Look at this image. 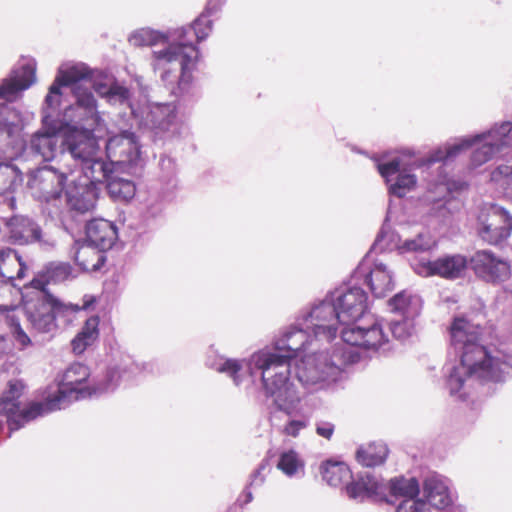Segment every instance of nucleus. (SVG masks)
I'll use <instances>...</instances> for the list:
<instances>
[{"label": "nucleus", "instance_id": "nucleus-1", "mask_svg": "<svg viewBox=\"0 0 512 512\" xmlns=\"http://www.w3.org/2000/svg\"><path fill=\"white\" fill-rule=\"evenodd\" d=\"M89 72L85 66L59 67L43 101L41 127L24 145L31 155L51 161L61 147L70 155H79L76 144L84 123L79 119L77 93L90 92L79 84V80L87 77Z\"/></svg>", "mask_w": 512, "mask_h": 512}, {"label": "nucleus", "instance_id": "nucleus-2", "mask_svg": "<svg viewBox=\"0 0 512 512\" xmlns=\"http://www.w3.org/2000/svg\"><path fill=\"white\" fill-rule=\"evenodd\" d=\"M481 332L464 318H455L450 326V350L459 358V365L444 367L446 388L452 397L464 402L477 386L493 393L492 386L503 384L512 372V365L493 356L480 343Z\"/></svg>", "mask_w": 512, "mask_h": 512}, {"label": "nucleus", "instance_id": "nucleus-3", "mask_svg": "<svg viewBox=\"0 0 512 512\" xmlns=\"http://www.w3.org/2000/svg\"><path fill=\"white\" fill-rule=\"evenodd\" d=\"M312 339L315 338L311 328L297 317L296 323L275 339L273 348L260 349L244 361L252 381L259 378L265 395L272 398L269 405L272 413L283 411L291 415L296 410L301 398L290 381V361L304 351Z\"/></svg>", "mask_w": 512, "mask_h": 512}, {"label": "nucleus", "instance_id": "nucleus-4", "mask_svg": "<svg viewBox=\"0 0 512 512\" xmlns=\"http://www.w3.org/2000/svg\"><path fill=\"white\" fill-rule=\"evenodd\" d=\"M213 30V20L204 12L188 26L173 29L176 43H171L162 50L152 51L151 65L155 72L160 71L164 83L177 81L174 91L184 103L194 99L193 71L200 56L194 40L200 43L208 38Z\"/></svg>", "mask_w": 512, "mask_h": 512}, {"label": "nucleus", "instance_id": "nucleus-5", "mask_svg": "<svg viewBox=\"0 0 512 512\" xmlns=\"http://www.w3.org/2000/svg\"><path fill=\"white\" fill-rule=\"evenodd\" d=\"M332 294L344 325L341 331L344 343L373 352L389 349V339L381 321L375 319L369 324L359 322L369 309L368 295L359 280H352L349 286L336 288Z\"/></svg>", "mask_w": 512, "mask_h": 512}, {"label": "nucleus", "instance_id": "nucleus-6", "mask_svg": "<svg viewBox=\"0 0 512 512\" xmlns=\"http://www.w3.org/2000/svg\"><path fill=\"white\" fill-rule=\"evenodd\" d=\"M77 109L79 119L84 123L82 133L77 142L79 155H71L79 161L84 182H93L96 187L106 185L115 172H120L115 165L107 158L97 155L99 148L98 138L95 130L102 124L103 119L98 110L97 100L90 92L82 91L77 93Z\"/></svg>", "mask_w": 512, "mask_h": 512}, {"label": "nucleus", "instance_id": "nucleus-7", "mask_svg": "<svg viewBox=\"0 0 512 512\" xmlns=\"http://www.w3.org/2000/svg\"><path fill=\"white\" fill-rule=\"evenodd\" d=\"M359 360L360 354L351 348H334L301 359L295 366V376L308 391H318L336 383L344 368Z\"/></svg>", "mask_w": 512, "mask_h": 512}, {"label": "nucleus", "instance_id": "nucleus-8", "mask_svg": "<svg viewBox=\"0 0 512 512\" xmlns=\"http://www.w3.org/2000/svg\"><path fill=\"white\" fill-rule=\"evenodd\" d=\"M512 131V122L504 121L500 124L495 123L490 129L477 133L475 135L465 136L449 145L445 150L437 149L427 158L426 164L431 165L437 162H447L462 151L469 149L474 144H482L471 154L470 161L473 167H479L490 161L496 154L501 152L504 147L509 146V134Z\"/></svg>", "mask_w": 512, "mask_h": 512}, {"label": "nucleus", "instance_id": "nucleus-9", "mask_svg": "<svg viewBox=\"0 0 512 512\" xmlns=\"http://www.w3.org/2000/svg\"><path fill=\"white\" fill-rule=\"evenodd\" d=\"M174 91H177V85L171 89V94L175 96V102L161 103L150 102L138 103L137 106H131V115L135 119L138 127L150 134L152 141L164 143L180 135L181 123L177 116L178 108H186L194 104L197 100L196 89L193 86L194 99L191 102L184 103Z\"/></svg>", "mask_w": 512, "mask_h": 512}, {"label": "nucleus", "instance_id": "nucleus-10", "mask_svg": "<svg viewBox=\"0 0 512 512\" xmlns=\"http://www.w3.org/2000/svg\"><path fill=\"white\" fill-rule=\"evenodd\" d=\"M148 223L137 218H126L121 232L117 225L104 218H93L85 225V246L110 250L117 241L130 244L135 250L143 249L150 241Z\"/></svg>", "mask_w": 512, "mask_h": 512}, {"label": "nucleus", "instance_id": "nucleus-11", "mask_svg": "<svg viewBox=\"0 0 512 512\" xmlns=\"http://www.w3.org/2000/svg\"><path fill=\"white\" fill-rule=\"evenodd\" d=\"M141 371L140 366L131 355L117 351L112 354L101 373L93 376L90 391L82 390L77 393L80 398H99L114 393L122 383L129 382Z\"/></svg>", "mask_w": 512, "mask_h": 512}, {"label": "nucleus", "instance_id": "nucleus-12", "mask_svg": "<svg viewBox=\"0 0 512 512\" xmlns=\"http://www.w3.org/2000/svg\"><path fill=\"white\" fill-rule=\"evenodd\" d=\"M24 388L25 385L22 380H10L0 397V412L5 414L10 432L21 429L25 424L38 417L52 413L48 397L43 401H32L22 408L19 399Z\"/></svg>", "mask_w": 512, "mask_h": 512}, {"label": "nucleus", "instance_id": "nucleus-13", "mask_svg": "<svg viewBox=\"0 0 512 512\" xmlns=\"http://www.w3.org/2000/svg\"><path fill=\"white\" fill-rule=\"evenodd\" d=\"M36 81V64L28 62L15 66L0 83V127L15 125L18 112L9 104L15 102L22 92Z\"/></svg>", "mask_w": 512, "mask_h": 512}, {"label": "nucleus", "instance_id": "nucleus-14", "mask_svg": "<svg viewBox=\"0 0 512 512\" xmlns=\"http://www.w3.org/2000/svg\"><path fill=\"white\" fill-rule=\"evenodd\" d=\"M80 311L77 304L65 303L51 291H45L33 306L26 307L27 319L32 329L40 335L53 336L58 328L57 317Z\"/></svg>", "mask_w": 512, "mask_h": 512}, {"label": "nucleus", "instance_id": "nucleus-15", "mask_svg": "<svg viewBox=\"0 0 512 512\" xmlns=\"http://www.w3.org/2000/svg\"><path fill=\"white\" fill-rule=\"evenodd\" d=\"M298 317L311 328L314 338L321 341H333L337 337L338 326L343 325L332 291L309 309L301 311Z\"/></svg>", "mask_w": 512, "mask_h": 512}, {"label": "nucleus", "instance_id": "nucleus-16", "mask_svg": "<svg viewBox=\"0 0 512 512\" xmlns=\"http://www.w3.org/2000/svg\"><path fill=\"white\" fill-rule=\"evenodd\" d=\"M476 230L483 242L501 245L511 236L512 214L497 203H484L477 217Z\"/></svg>", "mask_w": 512, "mask_h": 512}, {"label": "nucleus", "instance_id": "nucleus-17", "mask_svg": "<svg viewBox=\"0 0 512 512\" xmlns=\"http://www.w3.org/2000/svg\"><path fill=\"white\" fill-rule=\"evenodd\" d=\"M90 377L89 368L80 362L72 363L64 372L63 380L57 385L56 391L48 396L50 411L55 412L70 406L80 398L78 391H90V384H86Z\"/></svg>", "mask_w": 512, "mask_h": 512}, {"label": "nucleus", "instance_id": "nucleus-18", "mask_svg": "<svg viewBox=\"0 0 512 512\" xmlns=\"http://www.w3.org/2000/svg\"><path fill=\"white\" fill-rule=\"evenodd\" d=\"M141 144L131 130H121L105 141V156L120 172H130L141 157Z\"/></svg>", "mask_w": 512, "mask_h": 512}, {"label": "nucleus", "instance_id": "nucleus-19", "mask_svg": "<svg viewBox=\"0 0 512 512\" xmlns=\"http://www.w3.org/2000/svg\"><path fill=\"white\" fill-rule=\"evenodd\" d=\"M68 174L52 165H45L36 170H29L27 186L34 190L40 201L50 203L59 200L68 188Z\"/></svg>", "mask_w": 512, "mask_h": 512}, {"label": "nucleus", "instance_id": "nucleus-20", "mask_svg": "<svg viewBox=\"0 0 512 512\" xmlns=\"http://www.w3.org/2000/svg\"><path fill=\"white\" fill-rule=\"evenodd\" d=\"M469 267V258L463 254H444L435 260L421 259L412 264L413 271L422 277L439 276L446 280L463 278Z\"/></svg>", "mask_w": 512, "mask_h": 512}, {"label": "nucleus", "instance_id": "nucleus-21", "mask_svg": "<svg viewBox=\"0 0 512 512\" xmlns=\"http://www.w3.org/2000/svg\"><path fill=\"white\" fill-rule=\"evenodd\" d=\"M373 160L377 171L384 178L391 196L403 198L416 187V175L402 167L399 157H393L387 161L373 157Z\"/></svg>", "mask_w": 512, "mask_h": 512}, {"label": "nucleus", "instance_id": "nucleus-22", "mask_svg": "<svg viewBox=\"0 0 512 512\" xmlns=\"http://www.w3.org/2000/svg\"><path fill=\"white\" fill-rule=\"evenodd\" d=\"M72 66H85L90 72L87 77L79 80V84L81 87H85L90 91L92 95L93 91H95L100 97L105 98L108 103L112 105H120V106H128L131 109V106H137L131 102V92L130 90L120 84L115 79L111 83L103 82L102 80H98L96 78V74H101L98 70H94L90 68L85 63H77ZM95 98V96H93Z\"/></svg>", "mask_w": 512, "mask_h": 512}, {"label": "nucleus", "instance_id": "nucleus-23", "mask_svg": "<svg viewBox=\"0 0 512 512\" xmlns=\"http://www.w3.org/2000/svg\"><path fill=\"white\" fill-rule=\"evenodd\" d=\"M469 266L478 278L492 284L506 281L511 274L509 263L487 249L476 251L469 258Z\"/></svg>", "mask_w": 512, "mask_h": 512}, {"label": "nucleus", "instance_id": "nucleus-24", "mask_svg": "<svg viewBox=\"0 0 512 512\" xmlns=\"http://www.w3.org/2000/svg\"><path fill=\"white\" fill-rule=\"evenodd\" d=\"M351 280H359L366 285L376 298H382L394 289L392 273L382 262H374L373 268L361 262L353 271Z\"/></svg>", "mask_w": 512, "mask_h": 512}, {"label": "nucleus", "instance_id": "nucleus-25", "mask_svg": "<svg viewBox=\"0 0 512 512\" xmlns=\"http://www.w3.org/2000/svg\"><path fill=\"white\" fill-rule=\"evenodd\" d=\"M8 231V240L12 244L26 245L41 243L52 245V241L44 239L40 225L32 218L23 215H14L5 220Z\"/></svg>", "mask_w": 512, "mask_h": 512}, {"label": "nucleus", "instance_id": "nucleus-26", "mask_svg": "<svg viewBox=\"0 0 512 512\" xmlns=\"http://www.w3.org/2000/svg\"><path fill=\"white\" fill-rule=\"evenodd\" d=\"M382 479L374 473L365 471L359 472L346 484L345 490L348 497L359 503L368 500H380L387 502L386 495L382 494Z\"/></svg>", "mask_w": 512, "mask_h": 512}, {"label": "nucleus", "instance_id": "nucleus-27", "mask_svg": "<svg viewBox=\"0 0 512 512\" xmlns=\"http://www.w3.org/2000/svg\"><path fill=\"white\" fill-rule=\"evenodd\" d=\"M100 191V187H96L93 182H84L81 179L73 181V185L66 189L70 210L77 214L92 212L96 207Z\"/></svg>", "mask_w": 512, "mask_h": 512}, {"label": "nucleus", "instance_id": "nucleus-28", "mask_svg": "<svg viewBox=\"0 0 512 512\" xmlns=\"http://www.w3.org/2000/svg\"><path fill=\"white\" fill-rule=\"evenodd\" d=\"M73 267L69 262L52 261L44 265L41 271L31 280V287L39 290L41 295L45 296L48 284H60L69 279H73Z\"/></svg>", "mask_w": 512, "mask_h": 512}, {"label": "nucleus", "instance_id": "nucleus-29", "mask_svg": "<svg viewBox=\"0 0 512 512\" xmlns=\"http://www.w3.org/2000/svg\"><path fill=\"white\" fill-rule=\"evenodd\" d=\"M423 497L427 504L436 509H445L453 502L448 480L439 474H432L423 482Z\"/></svg>", "mask_w": 512, "mask_h": 512}, {"label": "nucleus", "instance_id": "nucleus-30", "mask_svg": "<svg viewBox=\"0 0 512 512\" xmlns=\"http://www.w3.org/2000/svg\"><path fill=\"white\" fill-rule=\"evenodd\" d=\"M108 250H101L91 246H85L80 241H75L71 248V258L80 267L82 271L88 272L100 271L106 261V252Z\"/></svg>", "mask_w": 512, "mask_h": 512}, {"label": "nucleus", "instance_id": "nucleus-31", "mask_svg": "<svg viewBox=\"0 0 512 512\" xmlns=\"http://www.w3.org/2000/svg\"><path fill=\"white\" fill-rule=\"evenodd\" d=\"M401 244L400 234L391 226L388 218H386L381 225L373 244L365 255L364 260L369 258L373 253L378 254L397 250L400 254Z\"/></svg>", "mask_w": 512, "mask_h": 512}, {"label": "nucleus", "instance_id": "nucleus-32", "mask_svg": "<svg viewBox=\"0 0 512 512\" xmlns=\"http://www.w3.org/2000/svg\"><path fill=\"white\" fill-rule=\"evenodd\" d=\"M388 307L396 317H418L422 310V299L416 294L402 290L388 300Z\"/></svg>", "mask_w": 512, "mask_h": 512}, {"label": "nucleus", "instance_id": "nucleus-33", "mask_svg": "<svg viewBox=\"0 0 512 512\" xmlns=\"http://www.w3.org/2000/svg\"><path fill=\"white\" fill-rule=\"evenodd\" d=\"M125 172H115L105 187L110 198L117 203H129L136 194V184L133 180L122 176Z\"/></svg>", "mask_w": 512, "mask_h": 512}, {"label": "nucleus", "instance_id": "nucleus-34", "mask_svg": "<svg viewBox=\"0 0 512 512\" xmlns=\"http://www.w3.org/2000/svg\"><path fill=\"white\" fill-rule=\"evenodd\" d=\"M170 39L175 40L173 29L162 32L149 27H144L133 31L128 40L130 44L136 47L155 46L157 44H169Z\"/></svg>", "mask_w": 512, "mask_h": 512}, {"label": "nucleus", "instance_id": "nucleus-35", "mask_svg": "<svg viewBox=\"0 0 512 512\" xmlns=\"http://www.w3.org/2000/svg\"><path fill=\"white\" fill-rule=\"evenodd\" d=\"M389 454L387 445L383 442H374L367 447H359L356 451V460L363 467L374 468L384 464Z\"/></svg>", "mask_w": 512, "mask_h": 512}, {"label": "nucleus", "instance_id": "nucleus-36", "mask_svg": "<svg viewBox=\"0 0 512 512\" xmlns=\"http://www.w3.org/2000/svg\"><path fill=\"white\" fill-rule=\"evenodd\" d=\"M323 480L330 486L337 487L342 483H348L352 479L349 466L340 461L327 460L320 466Z\"/></svg>", "mask_w": 512, "mask_h": 512}, {"label": "nucleus", "instance_id": "nucleus-37", "mask_svg": "<svg viewBox=\"0 0 512 512\" xmlns=\"http://www.w3.org/2000/svg\"><path fill=\"white\" fill-rule=\"evenodd\" d=\"M24 181V174L13 160L0 162V195L15 192Z\"/></svg>", "mask_w": 512, "mask_h": 512}, {"label": "nucleus", "instance_id": "nucleus-38", "mask_svg": "<svg viewBox=\"0 0 512 512\" xmlns=\"http://www.w3.org/2000/svg\"><path fill=\"white\" fill-rule=\"evenodd\" d=\"M206 366L219 373L228 375L236 386H239L242 382L239 372L242 370L243 364L237 359L209 354L206 359Z\"/></svg>", "mask_w": 512, "mask_h": 512}, {"label": "nucleus", "instance_id": "nucleus-39", "mask_svg": "<svg viewBox=\"0 0 512 512\" xmlns=\"http://www.w3.org/2000/svg\"><path fill=\"white\" fill-rule=\"evenodd\" d=\"M389 491L393 496L416 498L420 494V484L416 477L397 476L389 480Z\"/></svg>", "mask_w": 512, "mask_h": 512}, {"label": "nucleus", "instance_id": "nucleus-40", "mask_svg": "<svg viewBox=\"0 0 512 512\" xmlns=\"http://www.w3.org/2000/svg\"><path fill=\"white\" fill-rule=\"evenodd\" d=\"M417 317H395L389 322V330L392 336L404 343L408 341L416 332L415 319Z\"/></svg>", "mask_w": 512, "mask_h": 512}, {"label": "nucleus", "instance_id": "nucleus-41", "mask_svg": "<svg viewBox=\"0 0 512 512\" xmlns=\"http://www.w3.org/2000/svg\"><path fill=\"white\" fill-rule=\"evenodd\" d=\"M277 468L288 477L295 476L299 470L304 474V462L294 449L285 450L280 453Z\"/></svg>", "mask_w": 512, "mask_h": 512}, {"label": "nucleus", "instance_id": "nucleus-42", "mask_svg": "<svg viewBox=\"0 0 512 512\" xmlns=\"http://www.w3.org/2000/svg\"><path fill=\"white\" fill-rule=\"evenodd\" d=\"M435 243L428 232H420L412 239H406L400 247V254L410 252H427L434 248Z\"/></svg>", "mask_w": 512, "mask_h": 512}, {"label": "nucleus", "instance_id": "nucleus-43", "mask_svg": "<svg viewBox=\"0 0 512 512\" xmlns=\"http://www.w3.org/2000/svg\"><path fill=\"white\" fill-rule=\"evenodd\" d=\"M266 397L268 399L267 408L269 410V414L271 415V417H274L277 413H283V411H275L272 413V411L269 408V405L272 402V398L268 397L267 395H266ZM298 404H300V402ZM297 407H299V405H297ZM297 410H298V408H296V410L291 415H288L284 412V414L289 417V420L286 423V425L284 426L283 432L286 435L291 436V437H297L299 435L300 431L305 429L308 426V420L306 418H304V417L299 418V419L292 418V416L297 412Z\"/></svg>", "mask_w": 512, "mask_h": 512}, {"label": "nucleus", "instance_id": "nucleus-44", "mask_svg": "<svg viewBox=\"0 0 512 512\" xmlns=\"http://www.w3.org/2000/svg\"><path fill=\"white\" fill-rule=\"evenodd\" d=\"M159 167L161 170V178L168 184L175 186L173 182L175 181L177 173L176 160L168 155H162L160 157Z\"/></svg>", "mask_w": 512, "mask_h": 512}, {"label": "nucleus", "instance_id": "nucleus-45", "mask_svg": "<svg viewBox=\"0 0 512 512\" xmlns=\"http://www.w3.org/2000/svg\"><path fill=\"white\" fill-rule=\"evenodd\" d=\"M99 318L92 316L88 318L78 334V340L81 338L87 339L88 342L94 343L99 336Z\"/></svg>", "mask_w": 512, "mask_h": 512}, {"label": "nucleus", "instance_id": "nucleus-46", "mask_svg": "<svg viewBox=\"0 0 512 512\" xmlns=\"http://www.w3.org/2000/svg\"><path fill=\"white\" fill-rule=\"evenodd\" d=\"M426 507L427 503L424 499L407 498L399 503L395 512H425Z\"/></svg>", "mask_w": 512, "mask_h": 512}, {"label": "nucleus", "instance_id": "nucleus-47", "mask_svg": "<svg viewBox=\"0 0 512 512\" xmlns=\"http://www.w3.org/2000/svg\"><path fill=\"white\" fill-rule=\"evenodd\" d=\"M13 257L15 261L19 263V269L16 274L17 279H22L25 276V271L27 269V266L25 262L22 260V257L18 254V252L14 249L7 248L0 250V260L5 261L6 258Z\"/></svg>", "mask_w": 512, "mask_h": 512}, {"label": "nucleus", "instance_id": "nucleus-48", "mask_svg": "<svg viewBox=\"0 0 512 512\" xmlns=\"http://www.w3.org/2000/svg\"><path fill=\"white\" fill-rule=\"evenodd\" d=\"M11 329L14 339L23 347L31 345V339L23 330L17 319H11Z\"/></svg>", "mask_w": 512, "mask_h": 512}, {"label": "nucleus", "instance_id": "nucleus-49", "mask_svg": "<svg viewBox=\"0 0 512 512\" xmlns=\"http://www.w3.org/2000/svg\"><path fill=\"white\" fill-rule=\"evenodd\" d=\"M268 462L267 460H262L258 467L251 473L249 486L259 487L265 481V475L263 472L267 469Z\"/></svg>", "mask_w": 512, "mask_h": 512}, {"label": "nucleus", "instance_id": "nucleus-50", "mask_svg": "<svg viewBox=\"0 0 512 512\" xmlns=\"http://www.w3.org/2000/svg\"><path fill=\"white\" fill-rule=\"evenodd\" d=\"M512 176V165L500 164L491 172V180L500 183Z\"/></svg>", "mask_w": 512, "mask_h": 512}, {"label": "nucleus", "instance_id": "nucleus-51", "mask_svg": "<svg viewBox=\"0 0 512 512\" xmlns=\"http://www.w3.org/2000/svg\"><path fill=\"white\" fill-rule=\"evenodd\" d=\"M225 3L226 0H207V3L202 12L209 15L210 17L216 16L222 11Z\"/></svg>", "mask_w": 512, "mask_h": 512}, {"label": "nucleus", "instance_id": "nucleus-52", "mask_svg": "<svg viewBox=\"0 0 512 512\" xmlns=\"http://www.w3.org/2000/svg\"><path fill=\"white\" fill-rule=\"evenodd\" d=\"M335 426L331 422L319 421L316 423V433L326 439H330L334 433Z\"/></svg>", "mask_w": 512, "mask_h": 512}, {"label": "nucleus", "instance_id": "nucleus-53", "mask_svg": "<svg viewBox=\"0 0 512 512\" xmlns=\"http://www.w3.org/2000/svg\"><path fill=\"white\" fill-rule=\"evenodd\" d=\"M163 212V204L161 202H155L147 206L144 217L146 221L155 220Z\"/></svg>", "mask_w": 512, "mask_h": 512}, {"label": "nucleus", "instance_id": "nucleus-54", "mask_svg": "<svg viewBox=\"0 0 512 512\" xmlns=\"http://www.w3.org/2000/svg\"><path fill=\"white\" fill-rule=\"evenodd\" d=\"M92 344L93 343L88 342V340L84 338L78 340V334H76V336L71 341L72 351L75 354H82L87 349V347L91 346Z\"/></svg>", "mask_w": 512, "mask_h": 512}, {"label": "nucleus", "instance_id": "nucleus-55", "mask_svg": "<svg viewBox=\"0 0 512 512\" xmlns=\"http://www.w3.org/2000/svg\"><path fill=\"white\" fill-rule=\"evenodd\" d=\"M468 187V183L463 180H449L447 182V190L449 193H461L467 190Z\"/></svg>", "mask_w": 512, "mask_h": 512}, {"label": "nucleus", "instance_id": "nucleus-56", "mask_svg": "<svg viewBox=\"0 0 512 512\" xmlns=\"http://www.w3.org/2000/svg\"><path fill=\"white\" fill-rule=\"evenodd\" d=\"M252 486H249V483L245 486V488L243 489L241 495L238 497L237 499V504L240 506V507H243L247 504H249L250 502H252L253 500V494L251 492V488Z\"/></svg>", "mask_w": 512, "mask_h": 512}, {"label": "nucleus", "instance_id": "nucleus-57", "mask_svg": "<svg viewBox=\"0 0 512 512\" xmlns=\"http://www.w3.org/2000/svg\"><path fill=\"white\" fill-rule=\"evenodd\" d=\"M95 303H96L95 296H93V295H84L82 306L78 305V307L80 308V310H88L89 308L94 306Z\"/></svg>", "mask_w": 512, "mask_h": 512}, {"label": "nucleus", "instance_id": "nucleus-58", "mask_svg": "<svg viewBox=\"0 0 512 512\" xmlns=\"http://www.w3.org/2000/svg\"><path fill=\"white\" fill-rule=\"evenodd\" d=\"M5 341L6 337L4 335H0V352H3L4 350Z\"/></svg>", "mask_w": 512, "mask_h": 512}, {"label": "nucleus", "instance_id": "nucleus-59", "mask_svg": "<svg viewBox=\"0 0 512 512\" xmlns=\"http://www.w3.org/2000/svg\"><path fill=\"white\" fill-rule=\"evenodd\" d=\"M352 150H353L354 152H356V153L366 155V152H365V151H363V150H361V149H358V148H356V147H353V149H352Z\"/></svg>", "mask_w": 512, "mask_h": 512}, {"label": "nucleus", "instance_id": "nucleus-60", "mask_svg": "<svg viewBox=\"0 0 512 512\" xmlns=\"http://www.w3.org/2000/svg\"><path fill=\"white\" fill-rule=\"evenodd\" d=\"M80 259H87V260H88V261H90V262H95V259H93L92 257H89V256H87V255H85V256H80Z\"/></svg>", "mask_w": 512, "mask_h": 512}, {"label": "nucleus", "instance_id": "nucleus-61", "mask_svg": "<svg viewBox=\"0 0 512 512\" xmlns=\"http://www.w3.org/2000/svg\"><path fill=\"white\" fill-rule=\"evenodd\" d=\"M8 311L7 306H0V313Z\"/></svg>", "mask_w": 512, "mask_h": 512}, {"label": "nucleus", "instance_id": "nucleus-62", "mask_svg": "<svg viewBox=\"0 0 512 512\" xmlns=\"http://www.w3.org/2000/svg\"><path fill=\"white\" fill-rule=\"evenodd\" d=\"M209 353H214L213 346L210 347Z\"/></svg>", "mask_w": 512, "mask_h": 512}]
</instances>
